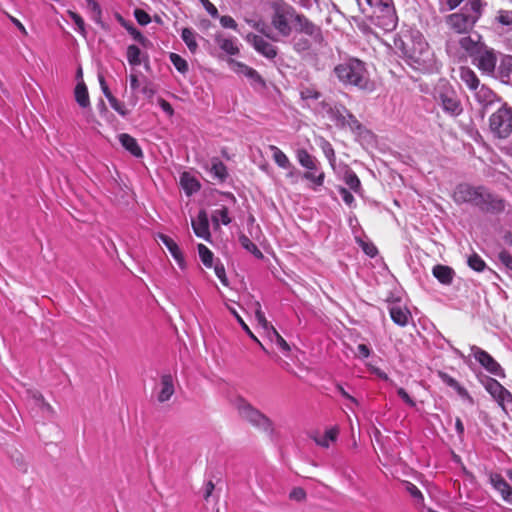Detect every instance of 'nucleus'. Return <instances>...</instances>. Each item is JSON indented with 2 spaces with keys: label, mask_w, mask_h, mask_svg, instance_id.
I'll use <instances>...</instances> for the list:
<instances>
[{
  "label": "nucleus",
  "mask_w": 512,
  "mask_h": 512,
  "mask_svg": "<svg viewBox=\"0 0 512 512\" xmlns=\"http://www.w3.org/2000/svg\"><path fill=\"white\" fill-rule=\"evenodd\" d=\"M452 199L457 205L467 204L491 215H498L506 208L505 200L483 185L459 183L453 190Z\"/></svg>",
  "instance_id": "1"
},
{
  "label": "nucleus",
  "mask_w": 512,
  "mask_h": 512,
  "mask_svg": "<svg viewBox=\"0 0 512 512\" xmlns=\"http://www.w3.org/2000/svg\"><path fill=\"white\" fill-rule=\"evenodd\" d=\"M462 5L458 12L446 17V24L457 34L471 33L475 24L481 18L485 3L482 0H447L450 10Z\"/></svg>",
  "instance_id": "2"
},
{
  "label": "nucleus",
  "mask_w": 512,
  "mask_h": 512,
  "mask_svg": "<svg viewBox=\"0 0 512 512\" xmlns=\"http://www.w3.org/2000/svg\"><path fill=\"white\" fill-rule=\"evenodd\" d=\"M403 53L407 63L416 70L427 72L434 68V53L421 35L403 42Z\"/></svg>",
  "instance_id": "3"
},
{
  "label": "nucleus",
  "mask_w": 512,
  "mask_h": 512,
  "mask_svg": "<svg viewBox=\"0 0 512 512\" xmlns=\"http://www.w3.org/2000/svg\"><path fill=\"white\" fill-rule=\"evenodd\" d=\"M336 77L345 85L355 86L358 89L371 91L373 83L370 81L369 73L365 63L359 59H349L334 68Z\"/></svg>",
  "instance_id": "4"
},
{
  "label": "nucleus",
  "mask_w": 512,
  "mask_h": 512,
  "mask_svg": "<svg viewBox=\"0 0 512 512\" xmlns=\"http://www.w3.org/2000/svg\"><path fill=\"white\" fill-rule=\"evenodd\" d=\"M481 39V35L476 32L463 34L458 39L450 37L446 42V51L459 61L466 60L468 57L473 59L485 45Z\"/></svg>",
  "instance_id": "5"
},
{
  "label": "nucleus",
  "mask_w": 512,
  "mask_h": 512,
  "mask_svg": "<svg viewBox=\"0 0 512 512\" xmlns=\"http://www.w3.org/2000/svg\"><path fill=\"white\" fill-rule=\"evenodd\" d=\"M235 407L240 417L249 422L255 428L269 434L274 432V425L271 419L263 414L260 410L255 408L243 397L236 399Z\"/></svg>",
  "instance_id": "6"
},
{
  "label": "nucleus",
  "mask_w": 512,
  "mask_h": 512,
  "mask_svg": "<svg viewBox=\"0 0 512 512\" xmlns=\"http://www.w3.org/2000/svg\"><path fill=\"white\" fill-rule=\"evenodd\" d=\"M436 99L441 104L443 110L457 116L462 112V106L456 92L446 82H441L436 88Z\"/></svg>",
  "instance_id": "7"
},
{
  "label": "nucleus",
  "mask_w": 512,
  "mask_h": 512,
  "mask_svg": "<svg viewBox=\"0 0 512 512\" xmlns=\"http://www.w3.org/2000/svg\"><path fill=\"white\" fill-rule=\"evenodd\" d=\"M296 11L289 5L277 6L271 18L273 27L284 37L291 34V23H294Z\"/></svg>",
  "instance_id": "8"
},
{
  "label": "nucleus",
  "mask_w": 512,
  "mask_h": 512,
  "mask_svg": "<svg viewBox=\"0 0 512 512\" xmlns=\"http://www.w3.org/2000/svg\"><path fill=\"white\" fill-rule=\"evenodd\" d=\"M373 23L385 32L394 30L397 26V16L393 4L373 11Z\"/></svg>",
  "instance_id": "9"
},
{
  "label": "nucleus",
  "mask_w": 512,
  "mask_h": 512,
  "mask_svg": "<svg viewBox=\"0 0 512 512\" xmlns=\"http://www.w3.org/2000/svg\"><path fill=\"white\" fill-rule=\"evenodd\" d=\"M471 352L474 358L483 366L489 373L496 376H504V372L500 364L485 350L473 345Z\"/></svg>",
  "instance_id": "10"
},
{
  "label": "nucleus",
  "mask_w": 512,
  "mask_h": 512,
  "mask_svg": "<svg viewBox=\"0 0 512 512\" xmlns=\"http://www.w3.org/2000/svg\"><path fill=\"white\" fill-rule=\"evenodd\" d=\"M473 62L482 72L490 74L495 70L497 59L494 52L484 45L481 52L473 58Z\"/></svg>",
  "instance_id": "11"
},
{
  "label": "nucleus",
  "mask_w": 512,
  "mask_h": 512,
  "mask_svg": "<svg viewBox=\"0 0 512 512\" xmlns=\"http://www.w3.org/2000/svg\"><path fill=\"white\" fill-rule=\"evenodd\" d=\"M246 40L251 44L254 49L265 56L266 58L273 59L277 55V49L271 43L267 42L261 36L249 33L246 36Z\"/></svg>",
  "instance_id": "12"
},
{
  "label": "nucleus",
  "mask_w": 512,
  "mask_h": 512,
  "mask_svg": "<svg viewBox=\"0 0 512 512\" xmlns=\"http://www.w3.org/2000/svg\"><path fill=\"white\" fill-rule=\"evenodd\" d=\"M389 314L392 321L401 327H405L411 318L410 311L400 303L392 304L389 307Z\"/></svg>",
  "instance_id": "13"
},
{
  "label": "nucleus",
  "mask_w": 512,
  "mask_h": 512,
  "mask_svg": "<svg viewBox=\"0 0 512 512\" xmlns=\"http://www.w3.org/2000/svg\"><path fill=\"white\" fill-rule=\"evenodd\" d=\"M296 30L305 33L311 37L318 38L320 36V28L307 19L304 15L297 14L295 17Z\"/></svg>",
  "instance_id": "14"
},
{
  "label": "nucleus",
  "mask_w": 512,
  "mask_h": 512,
  "mask_svg": "<svg viewBox=\"0 0 512 512\" xmlns=\"http://www.w3.org/2000/svg\"><path fill=\"white\" fill-rule=\"evenodd\" d=\"M175 392L173 377L170 373L163 374L160 380V391L157 399L160 403L167 402Z\"/></svg>",
  "instance_id": "15"
},
{
  "label": "nucleus",
  "mask_w": 512,
  "mask_h": 512,
  "mask_svg": "<svg viewBox=\"0 0 512 512\" xmlns=\"http://www.w3.org/2000/svg\"><path fill=\"white\" fill-rule=\"evenodd\" d=\"M490 482L501 494L503 500L512 504V487L506 482V480L499 474H492L490 476Z\"/></svg>",
  "instance_id": "16"
},
{
  "label": "nucleus",
  "mask_w": 512,
  "mask_h": 512,
  "mask_svg": "<svg viewBox=\"0 0 512 512\" xmlns=\"http://www.w3.org/2000/svg\"><path fill=\"white\" fill-rule=\"evenodd\" d=\"M159 240L166 246V248L171 253L172 257L175 259L177 264L181 269H184L186 267V263L183 257V254L178 247L177 243L170 238L169 236L165 234H159L158 236Z\"/></svg>",
  "instance_id": "17"
},
{
  "label": "nucleus",
  "mask_w": 512,
  "mask_h": 512,
  "mask_svg": "<svg viewBox=\"0 0 512 512\" xmlns=\"http://www.w3.org/2000/svg\"><path fill=\"white\" fill-rule=\"evenodd\" d=\"M192 228L196 236L205 240L210 238L208 217L204 210L199 212L196 220H192Z\"/></svg>",
  "instance_id": "18"
},
{
  "label": "nucleus",
  "mask_w": 512,
  "mask_h": 512,
  "mask_svg": "<svg viewBox=\"0 0 512 512\" xmlns=\"http://www.w3.org/2000/svg\"><path fill=\"white\" fill-rule=\"evenodd\" d=\"M210 177L219 183H223L227 177L228 172L225 164L218 158H213L209 167Z\"/></svg>",
  "instance_id": "19"
},
{
  "label": "nucleus",
  "mask_w": 512,
  "mask_h": 512,
  "mask_svg": "<svg viewBox=\"0 0 512 512\" xmlns=\"http://www.w3.org/2000/svg\"><path fill=\"white\" fill-rule=\"evenodd\" d=\"M432 274L441 284L450 285L453 281L455 272L449 266L438 264L433 267Z\"/></svg>",
  "instance_id": "20"
},
{
  "label": "nucleus",
  "mask_w": 512,
  "mask_h": 512,
  "mask_svg": "<svg viewBox=\"0 0 512 512\" xmlns=\"http://www.w3.org/2000/svg\"><path fill=\"white\" fill-rule=\"evenodd\" d=\"M473 94L476 100L485 107L493 104L497 98L496 94L484 84H480L478 88L473 91Z\"/></svg>",
  "instance_id": "21"
},
{
  "label": "nucleus",
  "mask_w": 512,
  "mask_h": 512,
  "mask_svg": "<svg viewBox=\"0 0 512 512\" xmlns=\"http://www.w3.org/2000/svg\"><path fill=\"white\" fill-rule=\"evenodd\" d=\"M121 145L129 151L133 156L140 158L143 156L142 149L137 143V140L126 133H121L118 136Z\"/></svg>",
  "instance_id": "22"
},
{
  "label": "nucleus",
  "mask_w": 512,
  "mask_h": 512,
  "mask_svg": "<svg viewBox=\"0 0 512 512\" xmlns=\"http://www.w3.org/2000/svg\"><path fill=\"white\" fill-rule=\"evenodd\" d=\"M29 405L33 408H38L39 410H41L44 414H47V415H51L53 414V409L52 407L50 406L49 403H47L43 396L37 392V391H32V392H29Z\"/></svg>",
  "instance_id": "23"
},
{
  "label": "nucleus",
  "mask_w": 512,
  "mask_h": 512,
  "mask_svg": "<svg viewBox=\"0 0 512 512\" xmlns=\"http://www.w3.org/2000/svg\"><path fill=\"white\" fill-rule=\"evenodd\" d=\"M349 111L343 105H335L329 110V117L341 128H346V120Z\"/></svg>",
  "instance_id": "24"
},
{
  "label": "nucleus",
  "mask_w": 512,
  "mask_h": 512,
  "mask_svg": "<svg viewBox=\"0 0 512 512\" xmlns=\"http://www.w3.org/2000/svg\"><path fill=\"white\" fill-rule=\"evenodd\" d=\"M460 79L472 92L475 91L480 85V81L475 72L467 67H461Z\"/></svg>",
  "instance_id": "25"
},
{
  "label": "nucleus",
  "mask_w": 512,
  "mask_h": 512,
  "mask_svg": "<svg viewBox=\"0 0 512 512\" xmlns=\"http://www.w3.org/2000/svg\"><path fill=\"white\" fill-rule=\"evenodd\" d=\"M180 184L188 196L192 195L193 193L197 192L200 189V184L196 180V178H194L187 172L181 174Z\"/></svg>",
  "instance_id": "26"
},
{
  "label": "nucleus",
  "mask_w": 512,
  "mask_h": 512,
  "mask_svg": "<svg viewBox=\"0 0 512 512\" xmlns=\"http://www.w3.org/2000/svg\"><path fill=\"white\" fill-rule=\"evenodd\" d=\"M270 151L272 152V157L275 163L283 168V169H293V165L291 164L289 158L286 156V154L280 150L277 146L270 145L269 146Z\"/></svg>",
  "instance_id": "27"
},
{
  "label": "nucleus",
  "mask_w": 512,
  "mask_h": 512,
  "mask_svg": "<svg viewBox=\"0 0 512 512\" xmlns=\"http://www.w3.org/2000/svg\"><path fill=\"white\" fill-rule=\"evenodd\" d=\"M296 156L302 167L308 170H317V160L314 156L309 154L307 150L299 149Z\"/></svg>",
  "instance_id": "28"
},
{
  "label": "nucleus",
  "mask_w": 512,
  "mask_h": 512,
  "mask_svg": "<svg viewBox=\"0 0 512 512\" xmlns=\"http://www.w3.org/2000/svg\"><path fill=\"white\" fill-rule=\"evenodd\" d=\"M482 384L485 387L486 391L497 401L502 394L503 387L497 380L485 377L484 380H482Z\"/></svg>",
  "instance_id": "29"
},
{
  "label": "nucleus",
  "mask_w": 512,
  "mask_h": 512,
  "mask_svg": "<svg viewBox=\"0 0 512 512\" xmlns=\"http://www.w3.org/2000/svg\"><path fill=\"white\" fill-rule=\"evenodd\" d=\"M76 102L82 107L87 108L90 105L89 94L84 82H80L75 88Z\"/></svg>",
  "instance_id": "30"
},
{
  "label": "nucleus",
  "mask_w": 512,
  "mask_h": 512,
  "mask_svg": "<svg viewBox=\"0 0 512 512\" xmlns=\"http://www.w3.org/2000/svg\"><path fill=\"white\" fill-rule=\"evenodd\" d=\"M338 436V429L336 427L328 429L322 436L314 437L317 445L328 448L331 442L336 441Z\"/></svg>",
  "instance_id": "31"
},
{
  "label": "nucleus",
  "mask_w": 512,
  "mask_h": 512,
  "mask_svg": "<svg viewBox=\"0 0 512 512\" xmlns=\"http://www.w3.org/2000/svg\"><path fill=\"white\" fill-rule=\"evenodd\" d=\"M119 20L121 21L122 25L127 29L129 34L139 42L143 47H148L151 43L150 41L144 37L139 30H137L133 25L127 24L122 17H119Z\"/></svg>",
  "instance_id": "32"
},
{
  "label": "nucleus",
  "mask_w": 512,
  "mask_h": 512,
  "mask_svg": "<svg viewBox=\"0 0 512 512\" xmlns=\"http://www.w3.org/2000/svg\"><path fill=\"white\" fill-rule=\"evenodd\" d=\"M239 242L244 249L252 253L256 258H263L262 252L259 250L257 245L250 240L248 236L244 234L240 235Z\"/></svg>",
  "instance_id": "33"
},
{
  "label": "nucleus",
  "mask_w": 512,
  "mask_h": 512,
  "mask_svg": "<svg viewBox=\"0 0 512 512\" xmlns=\"http://www.w3.org/2000/svg\"><path fill=\"white\" fill-rule=\"evenodd\" d=\"M181 38L191 52H195L198 48L196 42V33L190 28H184L181 33Z\"/></svg>",
  "instance_id": "34"
},
{
  "label": "nucleus",
  "mask_w": 512,
  "mask_h": 512,
  "mask_svg": "<svg viewBox=\"0 0 512 512\" xmlns=\"http://www.w3.org/2000/svg\"><path fill=\"white\" fill-rule=\"evenodd\" d=\"M357 2L363 12H366V8L364 7V5L374 10H379L390 4H393L392 0H357Z\"/></svg>",
  "instance_id": "35"
},
{
  "label": "nucleus",
  "mask_w": 512,
  "mask_h": 512,
  "mask_svg": "<svg viewBox=\"0 0 512 512\" xmlns=\"http://www.w3.org/2000/svg\"><path fill=\"white\" fill-rule=\"evenodd\" d=\"M318 145L323 151L324 155L328 159L329 163L334 166L335 163V152L334 149L329 141H327L325 138L320 137L318 140Z\"/></svg>",
  "instance_id": "36"
},
{
  "label": "nucleus",
  "mask_w": 512,
  "mask_h": 512,
  "mask_svg": "<svg viewBox=\"0 0 512 512\" xmlns=\"http://www.w3.org/2000/svg\"><path fill=\"white\" fill-rule=\"evenodd\" d=\"M238 66L240 68L239 72L243 73L252 82L258 83L260 85H264V81H263L262 77L259 75V73L255 69L248 67L245 64H241V63H239Z\"/></svg>",
  "instance_id": "37"
},
{
  "label": "nucleus",
  "mask_w": 512,
  "mask_h": 512,
  "mask_svg": "<svg viewBox=\"0 0 512 512\" xmlns=\"http://www.w3.org/2000/svg\"><path fill=\"white\" fill-rule=\"evenodd\" d=\"M13 466L23 474L28 472L29 464L25 457L18 451L11 455Z\"/></svg>",
  "instance_id": "38"
},
{
  "label": "nucleus",
  "mask_w": 512,
  "mask_h": 512,
  "mask_svg": "<svg viewBox=\"0 0 512 512\" xmlns=\"http://www.w3.org/2000/svg\"><path fill=\"white\" fill-rule=\"evenodd\" d=\"M344 181L351 190L355 193H359L361 190V182L358 176L351 170H348L344 174Z\"/></svg>",
  "instance_id": "39"
},
{
  "label": "nucleus",
  "mask_w": 512,
  "mask_h": 512,
  "mask_svg": "<svg viewBox=\"0 0 512 512\" xmlns=\"http://www.w3.org/2000/svg\"><path fill=\"white\" fill-rule=\"evenodd\" d=\"M212 220L217 225L221 222L224 225H228L231 222V219L228 215V208L222 206L220 209H216L213 211Z\"/></svg>",
  "instance_id": "40"
},
{
  "label": "nucleus",
  "mask_w": 512,
  "mask_h": 512,
  "mask_svg": "<svg viewBox=\"0 0 512 512\" xmlns=\"http://www.w3.org/2000/svg\"><path fill=\"white\" fill-rule=\"evenodd\" d=\"M508 59L512 60V56L508 55L503 57L499 66V73L502 81L509 82L512 80V65H506Z\"/></svg>",
  "instance_id": "41"
},
{
  "label": "nucleus",
  "mask_w": 512,
  "mask_h": 512,
  "mask_svg": "<svg viewBox=\"0 0 512 512\" xmlns=\"http://www.w3.org/2000/svg\"><path fill=\"white\" fill-rule=\"evenodd\" d=\"M198 253L202 263L210 268L213 265V253L204 244H198Z\"/></svg>",
  "instance_id": "42"
},
{
  "label": "nucleus",
  "mask_w": 512,
  "mask_h": 512,
  "mask_svg": "<svg viewBox=\"0 0 512 512\" xmlns=\"http://www.w3.org/2000/svg\"><path fill=\"white\" fill-rule=\"evenodd\" d=\"M141 51L136 45H130L127 48V60L130 65L138 66L141 64Z\"/></svg>",
  "instance_id": "43"
},
{
  "label": "nucleus",
  "mask_w": 512,
  "mask_h": 512,
  "mask_svg": "<svg viewBox=\"0 0 512 512\" xmlns=\"http://www.w3.org/2000/svg\"><path fill=\"white\" fill-rule=\"evenodd\" d=\"M467 263H468V266L477 271V272H482L485 268H486V263L484 262V260L476 253H473L472 255H470L468 257V260H467Z\"/></svg>",
  "instance_id": "44"
},
{
  "label": "nucleus",
  "mask_w": 512,
  "mask_h": 512,
  "mask_svg": "<svg viewBox=\"0 0 512 512\" xmlns=\"http://www.w3.org/2000/svg\"><path fill=\"white\" fill-rule=\"evenodd\" d=\"M495 20L512 30V11L511 10H499Z\"/></svg>",
  "instance_id": "45"
},
{
  "label": "nucleus",
  "mask_w": 512,
  "mask_h": 512,
  "mask_svg": "<svg viewBox=\"0 0 512 512\" xmlns=\"http://www.w3.org/2000/svg\"><path fill=\"white\" fill-rule=\"evenodd\" d=\"M270 335V338L272 341H275V343L283 350V351H289L290 347L288 343L284 340V338L278 333V331L271 326L270 331L268 332Z\"/></svg>",
  "instance_id": "46"
},
{
  "label": "nucleus",
  "mask_w": 512,
  "mask_h": 512,
  "mask_svg": "<svg viewBox=\"0 0 512 512\" xmlns=\"http://www.w3.org/2000/svg\"><path fill=\"white\" fill-rule=\"evenodd\" d=\"M169 58H170V61L175 66V68L180 73L184 74L188 71V64H187L186 60H184L180 55H178L176 53H171Z\"/></svg>",
  "instance_id": "47"
},
{
  "label": "nucleus",
  "mask_w": 512,
  "mask_h": 512,
  "mask_svg": "<svg viewBox=\"0 0 512 512\" xmlns=\"http://www.w3.org/2000/svg\"><path fill=\"white\" fill-rule=\"evenodd\" d=\"M314 170H309L303 174V178L309 180L316 184L317 186H321L324 183V173L320 172L318 175L313 172Z\"/></svg>",
  "instance_id": "48"
},
{
  "label": "nucleus",
  "mask_w": 512,
  "mask_h": 512,
  "mask_svg": "<svg viewBox=\"0 0 512 512\" xmlns=\"http://www.w3.org/2000/svg\"><path fill=\"white\" fill-rule=\"evenodd\" d=\"M220 48L230 55H236L239 50L232 39H223L220 42Z\"/></svg>",
  "instance_id": "49"
},
{
  "label": "nucleus",
  "mask_w": 512,
  "mask_h": 512,
  "mask_svg": "<svg viewBox=\"0 0 512 512\" xmlns=\"http://www.w3.org/2000/svg\"><path fill=\"white\" fill-rule=\"evenodd\" d=\"M300 96L303 100H317L321 97V94L312 87H304L300 91Z\"/></svg>",
  "instance_id": "50"
},
{
  "label": "nucleus",
  "mask_w": 512,
  "mask_h": 512,
  "mask_svg": "<svg viewBox=\"0 0 512 512\" xmlns=\"http://www.w3.org/2000/svg\"><path fill=\"white\" fill-rule=\"evenodd\" d=\"M345 120H346V127H348L351 131L360 132L362 130L363 127H362L361 123L350 112L348 113L347 119H345Z\"/></svg>",
  "instance_id": "51"
},
{
  "label": "nucleus",
  "mask_w": 512,
  "mask_h": 512,
  "mask_svg": "<svg viewBox=\"0 0 512 512\" xmlns=\"http://www.w3.org/2000/svg\"><path fill=\"white\" fill-rule=\"evenodd\" d=\"M69 17L74 21L75 25L77 26V30L82 35H85V23L82 17L77 14L76 12H73L71 10L68 11Z\"/></svg>",
  "instance_id": "52"
},
{
  "label": "nucleus",
  "mask_w": 512,
  "mask_h": 512,
  "mask_svg": "<svg viewBox=\"0 0 512 512\" xmlns=\"http://www.w3.org/2000/svg\"><path fill=\"white\" fill-rule=\"evenodd\" d=\"M289 498L293 501L302 502L306 499V492L301 487H294L289 493Z\"/></svg>",
  "instance_id": "53"
},
{
  "label": "nucleus",
  "mask_w": 512,
  "mask_h": 512,
  "mask_svg": "<svg viewBox=\"0 0 512 512\" xmlns=\"http://www.w3.org/2000/svg\"><path fill=\"white\" fill-rule=\"evenodd\" d=\"M256 306H257V308L255 310V317H256L258 323L261 326H263L265 329H267L269 332L271 326L269 325L268 321L266 320L264 313L261 311V306H260L259 302H256Z\"/></svg>",
  "instance_id": "54"
},
{
  "label": "nucleus",
  "mask_w": 512,
  "mask_h": 512,
  "mask_svg": "<svg viewBox=\"0 0 512 512\" xmlns=\"http://www.w3.org/2000/svg\"><path fill=\"white\" fill-rule=\"evenodd\" d=\"M440 377L443 380V382L446 383L448 386L457 389L459 392L463 390L459 382L450 375L446 373H440Z\"/></svg>",
  "instance_id": "55"
},
{
  "label": "nucleus",
  "mask_w": 512,
  "mask_h": 512,
  "mask_svg": "<svg viewBox=\"0 0 512 512\" xmlns=\"http://www.w3.org/2000/svg\"><path fill=\"white\" fill-rule=\"evenodd\" d=\"M111 107L118 112L120 115L125 116L127 114V110L125 109L124 104L119 102L114 96H110L108 99Z\"/></svg>",
  "instance_id": "56"
},
{
  "label": "nucleus",
  "mask_w": 512,
  "mask_h": 512,
  "mask_svg": "<svg viewBox=\"0 0 512 512\" xmlns=\"http://www.w3.org/2000/svg\"><path fill=\"white\" fill-rule=\"evenodd\" d=\"M338 191L345 204L348 205L349 207H352L355 202V199L354 196L350 193V191L344 187H340Z\"/></svg>",
  "instance_id": "57"
},
{
  "label": "nucleus",
  "mask_w": 512,
  "mask_h": 512,
  "mask_svg": "<svg viewBox=\"0 0 512 512\" xmlns=\"http://www.w3.org/2000/svg\"><path fill=\"white\" fill-rule=\"evenodd\" d=\"M134 16L140 25H147L151 21L149 14L141 9H136Z\"/></svg>",
  "instance_id": "58"
},
{
  "label": "nucleus",
  "mask_w": 512,
  "mask_h": 512,
  "mask_svg": "<svg viewBox=\"0 0 512 512\" xmlns=\"http://www.w3.org/2000/svg\"><path fill=\"white\" fill-rule=\"evenodd\" d=\"M231 312L233 313V315L236 317L237 321L239 322V324L241 325V327L247 332V334L252 338L254 339L256 342H258L260 344V346L262 347V349H264L263 345L259 342V340L253 335V333L251 332V330L249 329V327L247 326V324L244 322V320L241 318V316L233 309H231Z\"/></svg>",
  "instance_id": "59"
},
{
  "label": "nucleus",
  "mask_w": 512,
  "mask_h": 512,
  "mask_svg": "<svg viewBox=\"0 0 512 512\" xmlns=\"http://www.w3.org/2000/svg\"><path fill=\"white\" fill-rule=\"evenodd\" d=\"M498 258L507 269L512 271V255L509 252L505 250L501 251L498 254Z\"/></svg>",
  "instance_id": "60"
},
{
  "label": "nucleus",
  "mask_w": 512,
  "mask_h": 512,
  "mask_svg": "<svg viewBox=\"0 0 512 512\" xmlns=\"http://www.w3.org/2000/svg\"><path fill=\"white\" fill-rule=\"evenodd\" d=\"M216 276L219 278L223 285H228V279L226 277L225 268L223 264L217 263L214 267Z\"/></svg>",
  "instance_id": "61"
},
{
  "label": "nucleus",
  "mask_w": 512,
  "mask_h": 512,
  "mask_svg": "<svg viewBox=\"0 0 512 512\" xmlns=\"http://www.w3.org/2000/svg\"><path fill=\"white\" fill-rule=\"evenodd\" d=\"M254 29L259 31L260 33L264 34L266 37L276 40L269 32L268 26L263 21L255 22Z\"/></svg>",
  "instance_id": "62"
},
{
  "label": "nucleus",
  "mask_w": 512,
  "mask_h": 512,
  "mask_svg": "<svg viewBox=\"0 0 512 512\" xmlns=\"http://www.w3.org/2000/svg\"><path fill=\"white\" fill-rule=\"evenodd\" d=\"M497 402L502 407H504L505 404L512 403V394H511V392L508 391L506 388L503 389L502 394L500 395V397L497 400Z\"/></svg>",
  "instance_id": "63"
},
{
  "label": "nucleus",
  "mask_w": 512,
  "mask_h": 512,
  "mask_svg": "<svg viewBox=\"0 0 512 512\" xmlns=\"http://www.w3.org/2000/svg\"><path fill=\"white\" fill-rule=\"evenodd\" d=\"M220 24L224 28H230V29H233V30H236V28H237L236 21L232 17H230V16H222L220 18Z\"/></svg>",
  "instance_id": "64"
}]
</instances>
